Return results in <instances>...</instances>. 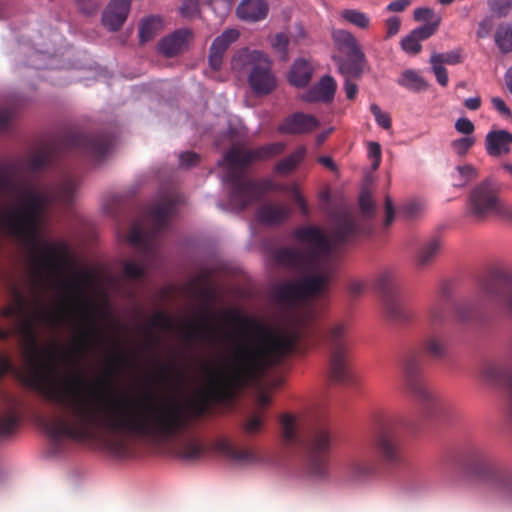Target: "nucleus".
I'll list each match as a JSON object with an SVG mask.
<instances>
[{
	"label": "nucleus",
	"mask_w": 512,
	"mask_h": 512,
	"mask_svg": "<svg viewBox=\"0 0 512 512\" xmlns=\"http://www.w3.org/2000/svg\"><path fill=\"white\" fill-rule=\"evenodd\" d=\"M495 43L502 53L512 51V34H494Z\"/></svg>",
	"instance_id": "bf43d9fd"
},
{
	"label": "nucleus",
	"mask_w": 512,
	"mask_h": 512,
	"mask_svg": "<svg viewBox=\"0 0 512 512\" xmlns=\"http://www.w3.org/2000/svg\"><path fill=\"white\" fill-rule=\"evenodd\" d=\"M265 423L264 411H256L243 424L245 434L252 436L261 432Z\"/></svg>",
	"instance_id": "79ce46f5"
},
{
	"label": "nucleus",
	"mask_w": 512,
	"mask_h": 512,
	"mask_svg": "<svg viewBox=\"0 0 512 512\" xmlns=\"http://www.w3.org/2000/svg\"><path fill=\"white\" fill-rule=\"evenodd\" d=\"M499 189L498 183L492 179H486L477 185L469 196V213L477 219L499 213L502 209Z\"/></svg>",
	"instance_id": "dca6fc26"
},
{
	"label": "nucleus",
	"mask_w": 512,
	"mask_h": 512,
	"mask_svg": "<svg viewBox=\"0 0 512 512\" xmlns=\"http://www.w3.org/2000/svg\"><path fill=\"white\" fill-rule=\"evenodd\" d=\"M479 293L490 302L503 303L512 313V277L503 281L485 279L479 285ZM480 375L488 384L506 387L512 414V371L504 365L489 362L482 366Z\"/></svg>",
	"instance_id": "9d476101"
},
{
	"label": "nucleus",
	"mask_w": 512,
	"mask_h": 512,
	"mask_svg": "<svg viewBox=\"0 0 512 512\" xmlns=\"http://www.w3.org/2000/svg\"><path fill=\"white\" fill-rule=\"evenodd\" d=\"M383 305L387 317L396 323H407L414 318L411 310L406 308L400 301L399 297H391L383 300Z\"/></svg>",
	"instance_id": "72a5a7b5"
},
{
	"label": "nucleus",
	"mask_w": 512,
	"mask_h": 512,
	"mask_svg": "<svg viewBox=\"0 0 512 512\" xmlns=\"http://www.w3.org/2000/svg\"><path fill=\"white\" fill-rule=\"evenodd\" d=\"M334 42L339 55H334L333 59L338 66V70L345 78L344 90L349 100H354L358 86L351 81V78H358L363 72L365 56L353 34H333Z\"/></svg>",
	"instance_id": "f8f14e48"
},
{
	"label": "nucleus",
	"mask_w": 512,
	"mask_h": 512,
	"mask_svg": "<svg viewBox=\"0 0 512 512\" xmlns=\"http://www.w3.org/2000/svg\"><path fill=\"white\" fill-rule=\"evenodd\" d=\"M431 34H408L401 40V47L406 53L417 54L421 51V41L428 39Z\"/></svg>",
	"instance_id": "a18cd8bd"
},
{
	"label": "nucleus",
	"mask_w": 512,
	"mask_h": 512,
	"mask_svg": "<svg viewBox=\"0 0 512 512\" xmlns=\"http://www.w3.org/2000/svg\"><path fill=\"white\" fill-rule=\"evenodd\" d=\"M455 129L462 134L470 135L474 132L475 126L471 120L461 117L455 122Z\"/></svg>",
	"instance_id": "680f3d73"
},
{
	"label": "nucleus",
	"mask_w": 512,
	"mask_h": 512,
	"mask_svg": "<svg viewBox=\"0 0 512 512\" xmlns=\"http://www.w3.org/2000/svg\"><path fill=\"white\" fill-rule=\"evenodd\" d=\"M288 43V34H276L272 40V46L282 55L283 60H286L287 58Z\"/></svg>",
	"instance_id": "4d7b16f0"
},
{
	"label": "nucleus",
	"mask_w": 512,
	"mask_h": 512,
	"mask_svg": "<svg viewBox=\"0 0 512 512\" xmlns=\"http://www.w3.org/2000/svg\"><path fill=\"white\" fill-rule=\"evenodd\" d=\"M216 449L229 459L241 464H251L259 461L258 455L253 450L234 447L226 440H219L216 443Z\"/></svg>",
	"instance_id": "c756f323"
},
{
	"label": "nucleus",
	"mask_w": 512,
	"mask_h": 512,
	"mask_svg": "<svg viewBox=\"0 0 512 512\" xmlns=\"http://www.w3.org/2000/svg\"><path fill=\"white\" fill-rule=\"evenodd\" d=\"M228 321L257 333L255 339L235 341L229 359L221 368L205 366V389L201 398L182 405L179 402H144L129 397H106L101 391L93 428V439H103L116 455H126L130 439L168 442L187 434L193 423L204 417L212 405L229 404L237 393L261 380L265 373L281 365V359L291 349V342L273 335L270 329L253 317L237 310L224 313Z\"/></svg>",
	"instance_id": "f257e3e1"
},
{
	"label": "nucleus",
	"mask_w": 512,
	"mask_h": 512,
	"mask_svg": "<svg viewBox=\"0 0 512 512\" xmlns=\"http://www.w3.org/2000/svg\"><path fill=\"white\" fill-rule=\"evenodd\" d=\"M191 34H168L161 39L158 50L165 57H173L183 53L188 48Z\"/></svg>",
	"instance_id": "2f4dec72"
},
{
	"label": "nucleus",
	"mask_w": 512,
	"mask_h": 512,
	"mask_svg": "<svg viewBox=\"0 0 512 512\" xmlns=\"http://www.w3.org/2000/svg\"><path fill=\"white\" fill-rule=\"evenodd\" d=\"M153 328H159L164 332H170L174 328L172 318L163 311L156 312L149 320V324L144 327L149 338V347L154 348L160 343V337L154 333Z\"/></svg>",
	"instance_id": "7c9ffc66"
},
{
	"label": "nucleus",
	"mask_w": 512,
	"mask_h": 512,
	"mask_svg": "<svg viewBox=\"0 0 512 512\" xmlns=\"http://www.w3.org/2000/svg\"><path fill=\"white\" fill-rule=\"evenodd\" d=\"M375 286L382 300L391 297H399L401 280L398 271L394 268L382 269L377 275Z\"/></svg>",
	"instance_id": "4be33fe9"
},
{
	"label": "nucleus",
	"mask_w": 512,
	"mask_h": 512,
	"mask_svg": "<svg viewBox=\"0 0 512 512\" xmlns=\"http://www.w3.org/2000/svg\"><path fill=\"white\" fill-rule=\"evenodd\" d=\"M239 34H221L213 41L209 52V65L214 71L220 70L223 56L228 47L237 40Z\"/></svg>",
	"instance_id": "cd10ccee"
},
{
	"label": "nucleus",
	"mask_w": 512,
	"mask_h": 512,
	"mask_svg": "<svg viewBox=\"0 0 512 512\" xmlns=\"http://www.w3.org/2000/svg\"><path fill=\"white\" fill-rule=\"evenodd\" d=\"M491 12L497 17H505L512 8V0H488Z\"/></svg>",
	"instance_id": "8fccbe9b"
},
{
	"label": "nucleus",
	"mask_w": 512,
	"mask_h": 512,
	"mask_svg": "<svg viewBox=\"0 0 512 512\" xmlns=\"http://www.w3.org/2000/svg\"><path fill=\"white\" fill-rule=\"evenodd\" d=\"M468 477L484 485L501 503L512 505V466L480 447H470L463 455Z\"/></svg>",
	"instance_id": "0eeeda50"
},
{
	"label": "nucleus",
	"mask_w": 512,
	"mask_h": 512,
	"mask_svg": "<svg viewBox=\"0 0 512 512\" xmlns=\"http://www.w3.org/2000/svg\"><path fill=\"white\" fill-rule=\"evenodd\" d=\"M274 263L280 267L301 270L307 264L304 252L296 247H281L272 252Z\"/></svg>",
	"instance_id": "5701e85b"
},
{
	"label": "nucleus",
	"mask_w": 512,
	"mask_h": 512,
	"mask_svg": "<svg viewBox=\"0 0 512 512\" xmlns=\"http://www.w3.org/2000/svg\"><path fill=\"white\" fill-rule=\"evenodd\" d=\"M38 316L51 326H57L61 320L58 314L47 312L40 304L38 308Z\"/></svg>",
	"instance_id": "338daca9"
},
{
	"label": "nucleus",
	"mask_w": 512,
	"mask_h": 512,
	"mask_svg": "<svg viewBox=\"0 0 512 512\" xmlns=\"http://www.w3.org/2000/svg\"><path fill=\"white\" fill-rule=\"evenodd\" d=\"M234 70L242 71L251 67L248 83L256 95L270 94L277 85L276 78L271 72V62L261 51L242 49L231 61Z\"/></svg>",
	"instance_id": "ddd939ff"
},
{
	"label": "nucleus",
	"mask_w": 512,
	"mask_h": 512,
	"mask_svg": "<svg viewBox=\"0 0 512 512\" xmlns=\"http://www.w3.org/2000/svg\"><path fill=\"white\" fill-rule=\"evenodd\" d=\"M342 17L347 22L353 24L359 29H367L369 28L370 19L369 17L360 11L347 9L342 12Z\"/></svg>",
	"instance_id": "de8ad7c7"
},
{
	"label": "nucleus",
	"mask_w": 512,
	"mask_h": 512,
	"mask_svg": "<svg viewBox=\"0 0 512 512\" xmlns=\"http://www.w3.org/2000/svg\"><path fill=\"white\" fill-rule=\"evenodd\" d=\"M204 454V445L195 439L185 440L178 446V455L186 460H197Z\"/></svg>",
	"instance_id": "a19ab883"
},
{
	"label": "nucleus",
	"mask_w": 512,
	"mask_h": 512,
	"mask_svg": "<svg viewBox=\"0 0 512 512\" xmlns=\"http://www.w3.org/2000/svg\"><path fill=\"white\" fill-rule=\"evenodd\" d=\"M440 248L441 243L438 239H432L424 243L417 252L416 266L418 268H425L430 265L436 258Z\"/></svg>",
	"instance_id": "c9c22d12"
},
{
	"label": "nucleus",
	"mask_w": 512,
	"mask_h": 512,
	"mask_svg": "<svg viewBox=\"0 0 512 512\" xmlns=\"http://www.w3.org/2000/svg\"><path fill=\"white\" fill-rule=\"evenodd\" d=\"M404 386L419 404L427 417L436 415L441 407V399L426 383L422 374V356L409 352L402 359Z\"/></svg>",
	"instance_id": "9b49d317"
},
{
	"label": "nucleus",
	"mask_w": 512,
	"mask_h": 512,
	"mask_svg": "<svg viewBox=\"0 0 512 512\" xmlns=\"http://www.w3.org/2000/svg\"><path fill=\"white\" fill-rule=\"evenodd\" d=\"M330 279L331 273L325 271L306 275L296 281L277 286L274 295L279 302L288 305L303 302L305 308L302 311L293 312L284 327L278 329L268 325L267 327L273 335L284 337L291 342V349L283 356L281 364L293 353L304 352L309 347L316 345L321 337H324L330 350V378L337 383L347 384L351 381L347 360L349 351L348 322L334 323L325 333L315 325L319 313L312 301L318 297L321 301L326 300V290ZM257 321L260 323L259 320ZM261 324L264 325L262 322Z\"/></svg>",
	"instance_id": "20e7f679"
},
{
	"label": "nucleus",
	"mask_w": 512,
	"mask_h": 512,
	"mask_svg": "<svg viewBox=\"0 0 512 512\" xmlns=\"http://www.w3.org/2000/svg\"><path fill=\"white\" fill-rule=\"evenodd\" d=\"M25 302L21 296H18L17 303L14 306L5 308L4 315L8 317H24Z\"/></svg>",
	"instance_id": "052dcab7"
},
{
	"label": "nucleus",
	"mask_w": 512,
	"mask_h": 512,
	"mask_svg": "<svg viewBox=\"0 0 512 512\" xmlns=\"http://www.w3.org/2000/svg\"><path fill=\"white\" fill-rule=\"evenodd\" d=\"M179 162L181 167L190 168L199 162V155L195 152H183L179 156Z\"/></svg>",
	"instance_id": "e2e57ef3"
},
{
	"label": "nucleus",
	"mask_w": 512,
	"mask_h": 512,
	"mask_svg": "<svg viewBox=\"0 0 512 512\" xmlns=\"http://www.w3.org/2000/svg\"><path fill=\"white\" fill-rule=\"evenodd\" d=\"M291 210L287 205L266 203L257 211L258 220L267 225H276L290 217Z\"/></svg>",
	"instance_id": "c85d7f7f"
},
{
	"label": "nucleus",
	"mask_w": 512,
	"mask_h": 512,
	"mask_svg": "<svg viewBox=\"0 0 512 512\" xmlns=\"http://www.w3.org/2000/svg\"><path fill=\"white\" fill-rule=\"evenodd\" d=\"M211 313L209 311H205L200 316V320L197 323H189L186 326L185 337L187 340H195L198 338H204V335L201 332H213L215 331L214 327L210 323Z\"/></svg>",
	"instance_id": "58836bf2"
},
{
	"label": "nucleus",
	"mask_w": 512,
	"mask_h": 512,
	"mask_svg": "<svg viewBox=\"0 0 512 512\" xmlns=\"http://www.w3.org/2000/svg\"><path fill=\"white\" fill-rule=\"evenodd\" d=\"M365 290V284L359 280H352L348 284V292L352 298L359 297Z\"/></svg>",
	"instance_id": "774afa93"
},
{
	"label": "nucleus",
	"mask_w": 512,
	"mask_h": 512,
	"mask_svg": "<svg viewBox=\"0 0 512 512\" xmlns=\"http://www.w3.org/2000/svg\"><path fill=\"white\" fill-rule=\"evenodd\" d=\"M181 201L182 197L178 193L171 192L160 203L149 207L145 212L152 224V230L149 232L145 231L141 223L133 224L128 241L138 249L142 262L156 253V237L166 229L169 216L174 213Z\"/></svg>",
	"instance_id": "1a4fd4ad"
},
{
	"label": "nucleus",
	"mask_w": 512,
	"mask_h": 512,
	"mask_svg": "<svg viewBox=\"0 0 512 512\" xmlns=\"http://www.w3.org/2000/svg\"><path fill=\"white\" fill-rule=\"evenodd\" d=\"M166 28L165 20L160 15L143 17L139 22L138 32H159Z\"/></svg>",
	"instance_id": "c03bdc74"
},
{
	"label": "nucleus",
	"mask_w": 512,
	"mask_h": 512,
	"mask_svg": "<svg viewBox=\"0 0 512 512\" xmlns=\"http://www.w3.org/2000/svg\"><path fill=\"white\" fill-rule=\"evenodd\" d=\"M306 155L305 146H299L294 152L280 160L275 165V172L278 174H289L303 161Z\"/></svg>",
	"instance_id": "4c0bfd02"
},
{
	"label": "nucleus",
	"mask_w": 512,
	"mask_h": 512,
	"mask_svg": "<svg viewBox=\"0 0 512 512\" xmlns=\"http://www.w3.org/2000/svg\"><path fill=\"white\" fill-rule=\"evenodd\" d=\"M131 0H111L102 14L103 26L113 32L118 31L127 19Z\"/></svg>",
	"instance_id": "412c9836"
},
{
	"label": "nucleus",
	"mask_w": 512,
	"mask_h": 512,
	"mask_svg": "<svg viewBox=\"0 0 512 512\" xmlns=\"http://www.w3.org/2000/svg\"><path fill=\"white\" fill-rule=\"evenodd\" d=\"M396 82L399 86L413 92L423 91L428 87L424 78L413 69L404 70Z\"/></svg>",
	"instance_id": "e433bc0d"
},
{
	"label": "nucleus",
	"mask_w": 512,
	"mask_h": 512,
	"mask_svg": "<svg viewBox=\"0 0 512 512\" xmlns=\"http://www.w3.org/2000/svg\"><path fill=\"white\" fill-rule=\"evenodd\" d=\"M268 12L269 5L266 0H242L236 9L237 16L249 22L264 20Z\"/></svg>",
	"instance_id": "a878e982"
},
{
	"label": "nucleus",
	"mask_w": 512,
	"mask_h": 512,
	"mask_svg": "<svg viewBox=\"0 0 512 512\" xmlns=\"http://www.w3.org/2000/svg\"><path fill=\"white\" fill-rule=\"evenodd\" d=\"M124 277L132 280L141 279L146 274V265L144 263H136L132 260H124L122 262Z\"/></svg>",
	"instance_id": "49530a36"
},
{
	"label": "nucleus",
	"mask_w": 512,
	"mask_h": 512,
	"mask_svg": "<svg viewBox=\"0 0 512 512\" xmlns=\"http://www.w3.org/2000/svg\"><path fill=\"white\" fill-rule=\"evenodd\" d=\"M285 148V143L274 142L255 149L233 147L225 153L224 162L228 168L225 180L230 185L229 198L233 205L243 210L274 188L271 180H250L243 170L254 162L280 155Z\"/></svg>",
	"instance_id": "423d86ee"
},
{
	"label": "nucleus",
	"mask_w": 512,
	"mask_h": 512,
	"mask_svg": "<svg viewBox=\"0 0 512 512\" xmlns=\"http://www.w3.org/2000/svg\"><path fill=\"white\" fill-rule=\"evenodd\" d=\"M316 117L303 112H296L286 117L278 126V131L284 134H306L314 131L319 126Z\"/></svg>",
	"instance_id": "aec40b11"
},
{
	"label": "nucleus",
	"mask_w": 512,
	"mask_h": 512,
	"mask_svg": "<svg viewBox=\"0 0 512 512\" xmlns=\"http://www.w3.org/2000/svg\"><path fill=\"white\" fill-rule=\"evenodd\" d=\"M78 10L85 15L95 14L100 6L101 0H75Z\"/></svg>",
	"instance_id": "864d4df0"
},
{
	"label": "nucleus",
	"mask_w": 512,
	"mask_h": 512,
	"mask_svg": "<svg viewBox=\"0 0 512 512\" xmlns=\"http://www.w3.org/2000/svg\"><path fill=\"white\" fill-rule=\"evenodd\" d=\"M113 144V137L108 133L84 134L70 133L63 140V147L66 150L79 151L94 159H101L110 150Z\"/></svg>",
	"instance_id": "f3484780"
},
{
	"label": "nucleus",
	"mask_w": 512,
	"mask_h": 512,
	"mask_svg": "<svg viewBox=\"0 0 512 512\" xmlns=\"http://www.w3.org/2000/svg\"><path fill=\"white\" fill-rule=\"evenodd\" d=\"M127 358L121 354L117 353L115 354L108 363V369L106 375L111 376L120 366H123L126 364Z\"/></svg>",
	"instance_id": "0e129e2a"
},
{
	"label": "nucleus",
	"mask_w": 512,
	"mask_h": 512,
	"mask_svg": "<svg viewBox=\"0 0 512 512\" xmlns=\"http://www.w3.org/2000/svg\"><path fill=\"white\" fill-rule=\"evenodd\" d=\"M368 156L372 160V168L374 170L378 169L382 160L381 146L378 142L371 141L368 143Z\"/></svg>",
	"instance_id": "6e6d98bb"
},
{
	"label": "nucleus",
	"mask_w": 512,
	"mask_h": 512,
	"mask_svg": "<svg viewBox=\"0 0 512 512\" xmlns=\"http://www.w3.org/2000/svg\"><path fill=\"white\" fill-rule=\"evenodd\" d=\"M21 402L15 395L3 393L0 401V437L12 435L21 420Z\"/></svg>",
	"instance_id": "6ab92c4d"
},
{
	"label": "nucleus",
	"mask_w": 512,
	"mask_h": 512,
	"mask_svg": "<svg viewBox=\"0 0 512 512\" xmlns=\"http://www.w3.org/2000/svg\"><path fill=\"white\" fill-rule=\"evenodd\" d=\"M79 179L72 174L64 175L57 183L37 189L28 184H17L12 175L0 173V197L11 195L19 207L0 214V224L7 232L21 240L30 250L34 283L38 288L55 279L65 292L60 305L67 316H77L80 324L79 344L85 348L89 343L100 346L104 335L98 327L92 306L80 290L84 276L64 277L68 263V247L65 243L40 242L38 234L47 209L54 204L69 205L74 198Z\"/></svg>",
	"instance_id": "f03ea898"
},
{
	"label": "nucleus",
	"mask_w": 512,
	"mask_h": 512,
	"mask_svg": "<svg viewBox=\"0 0 512 512\" xmlns=\"http://www.w3.org/2000/svg\"><path fill=\"white\" fill-rule=\"evenodd\" d=\"M512 134L506 130L490 131L485 138V148L490 156L498 157L510 152Z\"/></svg>",
	"instance_id": "bb28decb"
},
{
	"label": "nucleus",
	"mask_w": 512,
	"mask_h": 512,
	"mask_svg": "<svg viewBox=\"0 0 512 512\" xmlns=\"http://www.w3.org/2000/svg\"><path fill=\"white\" fill-rule=\"evenodd\" d=\"M313 67L305 59H297L288 74V80L295 87H305L311 80Z\"/></svg>",
	"instance_id": "473e14b6"
},
{
	"label": "nucleus",
	"mask_w": 512,
	"mask_h": 512,
	"mask_svg": "<svg viewBox=\"0 0 512 512\" xmlns=\"http://www.w3.org/2000/svg\"><path fill=\"white\" fill-rule=\"evenodd\" d=\"M461 62V55L459 51H449L443 53H433L430 58V63H439L455 65Z\"/></svg>",
	"instance_id": "09e8293b"
},
{
	"label": "nucleus",
	"mask_w": 512,
	"mask_h": 512,
	"mask_svg": "<svg viewBox=\"0 0 512 512\" xmlns=\"http://www.w3.org/2000/svg\"><path fill=\"white\" fill-rule=\"evenodd\" d=\"M337 84L335 80L329 76H323L320 81L308 89L301 99L307 103L323 102L329 103L333 100L336 92Z\"/></svg>",
	"instance_id": "b1692460"
},
{
	"label": "nucleus",
	"mask_w": 512,
	"mask_h": 512,
	"mask_svg": "<svg viewBox=\"0 0 512 512\" xmlns=\"http://www.w3.org/2000/svg\"><path fill=\"white\" fill-rule=\"evenodd\" d=\"M451 307H454L456 315L461 321H467L471 318L472 308L469 307L467 311H464V305H453L449 286L442 284L436 297L425 310L424 324L427 331H442Z\"/></svg>",
	"instance_id": "4468645a"
},
{
	"label": "nucleus",
	"mask_w": 512,
	"mask_h": 512,
	"mask_svg": "<svg viewBox=\"0 0 512 512\" xmlns=\"http://www.w3.org/2000/svg\"><path fill=\"white\" fill-rule=\"evenodd\" d=\"M181 14L187 18H193L199 13L198 0H184L180 8Z\"/></svg>",
	"instance_id": "13d9d810"
},
{
	"label": "nucleus",
	"mask_w": 512,
	"mask_h": 512,
	"mask_svg": "<svg viewBox=\"0 0 512 512\" xmlns=\"http://www.w3.org/2000/svg\"><path fill=\"white\" fill-rule=\"evenodd\" d=\"M174 374H176L177 377H182L181 373L176 370L173 364H165L159 367L156 376L161 382L167 383L172 380Z\"/></svg>",
	"instance_id": "5fc2aeb1"
},
{
	"label": "nucleus",
	"mask_w": 512,
	"mask_h": 512,
	"mask_svg": "<svg viewBox=\"0 0 512 512\" xmlns=\"http://www.w3.org/2000/svg\"><path fill=\"white\" fill-rule=\"evenodd\" d=\"M17 332L21 337L28 369L24 371L16 367L8 355L1 354L0 377L9 373L14 375L57 408L39 419L54 445H59L63 440H92L101 391L110 384L108 378H99L95 385L87 386L83 378L60 374L54 368L49 375H43L39 369L42 356L45 354L53 358L56 348H40L35 327L29 319L20 321Z\"/></svg>",
	"instance_id": "7ed1b4c3"
},
{
	"label": "nucleus",
	"mask_w": 512,
	"mask_h": 512,
	"mask_svg": "<svg viewBox=\"0 0 512 512\" xmlns=\"http://www.w3.org/2000/svg\"><path fill=\"white\" fill-rule=\"evenodd\" d=\"M53 148L45 146L26 159V167L30 172L36 173L47 167L53 159Z\"/></svg>",
	"instance_id": "f704fd0d"
},
{
	"label": "nucleus",
	"mask_w": 512,
	"mask_h": 512,
	"mask_svg": "<svg viewBox=\"0 0 512 512\" xmlns=\"http://www.w3.org/2000/svg\"><path fill=\"white\" fill-rule=\"evenodd\" d=\"M380 464L369 446L364 445L352 456L347 463V474L355 481H363L374 476Z\"/></svg>",
	"instance_id": "a211bd4d"
},
{
	"label": "nucleus",
	"mask_w": 512,
	"mask_h": 512,
	"mask_svg": "<svg viewBox=\"0 0 512 512\" xmlns=\"http://www.w3.org/2000/svg\"><path fill=\"white\" fill-rule=\"evenodd\" d=\"M478 176L476 168L472 165H462L456 167V173L453 175L455 178V187H464L470 181L474 180Z\"/></svg>",
	"instance_id": "37998d69"
},
{
	"label": "nucleus",
	"mask_w": 512,
	"mask_h": 512,
	"mask_svg": "<svg viewBox=\"0 0 512 512\" xmlns=\"http://www.w3.org/2000/svg\"><path fill=\"white\" fill-rule=\"evenodd\" d=\"M414 18L416 21L426 22V24L421 28L412 30L411 32H433L438 28L439 18L435 16V13L431 8H417L414 11Z\"/></svg>",
	"instance_id": "ea45409f"
},
{
	"label": "nucleus",
	"mask_w": 512,
	"mask_h": 512,
	"mask_svg": "<svg viewBox=\"0 0 512 512\" xmlns=\"http://www.w3.org/2000/svg\"><path fill=\"white\" fill-rule=\"evenodd\" d=\"M432 64V70L436 76L437 82L445 87L448 85V73L446 68L439 64V63H431Z\"/></svg>",
	"instance_id": "69168bd1"
},
{
	"label": "nucleus",
	"mask_w": 512,
	"mask_h": 512,
	"mask_svg": "<svg viewBox=\"0 0 512 512\" xmlns=\"http://www.w3.org/2000/svg\"><path fill=\"white\" fill-rule=\"evenodd\" d=\"M367 446L372 449L380 465L396 467L403 462L401 440L396 432L387 426H380Z\"/></svg>",
	"instance_id": "2eb2a0df"
},
{
	"label": "nucleus",
	"mask_w": 512,
	"mask_h": 512,
	"mask_svg": "<svg viewBox=\"0 0 512 512\" xmlns=\"http://www.w3.org/2000/svg\"><path fill=\"white\" fill-rule=\"evenodd\" d=\"M421 349L432 359H444L448 353V343L443 331H427L421 341Z\"/></svg>",
	"instance_id": "393cba45"
},
{
	"label": "nucleus",
	"mask_w": 512,
	"mask_h": 512,
	"mask_svg": "<svg viewBox=\"0 0 512 512\" xmlns=\"http://www.w3.org/2000/svg\"><path fill=\"white\" fill-rule=\"evenodd\" d=\"M370 111L373 114L376 123L385 130H388L392 126L391 117L388 113L383 112L380 107L373 103L370 105Z\"/></svg>",
	"instance_id": "3c124183"
},
{
	"label": "nucleus",
	"mask_w": 512,
	"mask_h": 512,
	"mask_svg": "<svg viewBox=\"0 0 512 512\" xmlns=\"http://www.w3.org/2000/svg\"><path fill=\"white\" fill-rule=\"evenodd\" d=\"M359 206L360 216L349 213L341 215L328 236L319 227L313 225L298 228L294 232L297 240L309 244L311 262L332 258L342 247L372 232L371 220L376 214V207L371 193L366 189L361 191Z\"/></svg>",
	"instance_id": "39448f33"
},
{
	"label": "nucleus",
	"mask_w": 512,
	"mask_h": 512,
	"mask_svg": "<svg viewBox=\"0 0 512 512\" xmlns=\"http://www.w3.org/2000/svg\"><path fill=\"white\" fill-rule=\"evenodd\" d=\"M474 137H462L451 142V147L459 156H464L468 150L474 145Z\"/></svg>",
	"instance_id": "603ef678"
},
{
	"label": "nucleus",
	"mask_w": 512,
	"mask_h": 512,
	"mask_svg": "<svg viewBox=\"0 0 512 512\" xmlns=\"http://www.w3.org/2000/svg\"><path fill=\"white\" fill-rule=\"evenodd\" d=\"M281 438L286 446L302 443L306 452V466L309 474L318 479L329 475V452L332 437L325 425L312 427L305 436L298 434L296 418L291 414H283L280 418Z\"/></svg>",
	"instance_id": "6e6552de"
}]
</instances>
